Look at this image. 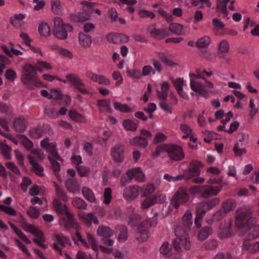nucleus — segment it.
Masks as SVG:
<instances>
[{"label":"nucleus","instance_id":"24","mask_svg":"<svg viewBox=\"0 0 259 259\" xmlns=\"http://www.w3.org/2000/svg\"><path fill=\"white\" fill-rule=\"evenodd\" d=\"M53 204L56 210L62 214L66 215L68 212H71L66 205L62 204L59 200H54Z\"/></svg>","mask_w":259,"mask_h":259},{"label":"nucleus","instance_id":"60","mask_svg":"<svg viewBox=\"0 0 259 259\" xmlns=\"http://www.w3.org/2000/svg\"><path fill=\"white\" fill-rule=\"evenodd\" d=\"M156 109V106L155 103H150L148 105L147 107H144L143 110L149 114V117L150 119L153 118V112Z\"/></svg>","mask_w":259,"mask_h":259},{"label":"nucleus","instance_id":"43","mask_svg":"<svg viewBox=\"0 0 259 259\" xmlns=\"http://www.w3.org/2000/svg\"><path fill=\"white\" fill-rule=\"evenodd\" d=\"M73 205L79 209H85L87 208V204L85 202L79 197H76L72 200Z\"/></svg>","mask_w":259,"mask_h":259},{"label":"nucleus","instance_id":"1","mask_svg":"<svg viewBox=\"0 0 259 259\" xmlns=\"http://www.w3.org/2000/svg\"><path fill=\"white\" fill-rule=\"evenodd\" d=\"M24 73L21 77L22 82L29 89L40 87L42 82L37 76V71L42 72L41 69L27 64L23 67Z\"/></svg>","mask_w":259,"mask_h":259},{"label":"nucleus","instance_id":"6","mask_svg":"<svg viewBox=\"0 0 259 259\" xmlns=\"http://www.w3.org/2000/svg\"><path fill=\"white\" fill-rule=\"evenodd\" d=\"M164 150L168 154L169 158L173 161H180L184 159L185 154L182 147L171 144L164 146Z\"/></svg>","mask_w":259,"mask_h":259},{"label":"nucleus","instance_id":"48","mask_svg":"<svg viewBox=\"0 0 259 259\" xmlns=\"http://www.w3.org/2000/svg\"><path fill=\"white\" fill-rule=\"evenodd\" d=\"M42 133L43 130L39 127L32 128L29 131L30 135L33 139L40 138L42 136Z\"/></svg>","mask_w":259,"mask_h":259},{"label":"nucleus","instance_id":"46","mask_svg":"<svg viewBox=\"0 0 259 259\" xmlns=\"http://www.w3.org/2000/svg\"><path fill=\"white\" fill-rule=\"evenodd\" d=\"M192 4L194 6L198 7L199 8H203L205 5L210 8L211 4L209 0H192Z\"/></svg>","mask_w":259,"mask_h":259},{"label":"nucleus","instance_id":"57","mask_svg":"<svg viewBox=\"0 0 259 259\" xmlns=\"http://www.w3.org/2000/svg\"><path fill=\"white\" fill-rule=\"evenodd\" d=\"M10 60L4 55H0V75L3 72V69L7 65L10 64Z\"/></svg>","mask_w":259,"mask_h":259},{"label":"nucleus","instance_id":"8","mask_svg":"<svg viewBox=\"0 0 259 259\" xmlns=\"http://www.w3.org/2000/svg\"><path fill=\"white\" fill-rule=\"evenodd\" d=\"M190 85L191 90L197 94V96H203L205 98L209 96V93L204 85L195 79H190Z\"/></svg>","mask_w":259,"mask_h":259},{"label":"nucleus","instance_id":"55","mask_svg":"<svg viewBox=\"0 0 259 259\" xmlns=\"http://www.w3.org/2000/svg\"><path fill=\"white\" fill-rule=\"evenodd\" d=\"M202 206L203 205L200 203L196 207V215L195 218L197 219L201 220L208 210L205 209Z\"/></svg>","mask_w":259,"mask_h":259},{"label":"nucleus","instance_id":"53","mask_svg":"<svg viewBox=\"0 0 259 259\" xmlns=\"http://www.w3.org/2000/svg\"><path fill=\"white\" fill-rule=\"evenodd\" d=\"M138 232L139 234L137 237V239L140 242H143L147 240L148 234L146 230H141L140 227L137 228Z\"/></svg>","mask_w":259,"mask_h":259},{"label":"nucleus","instance_id":"11","mask_svg":"<svg viewBox=\"0 0 259 259\" xmlns=\"http://www.w3.org/2000/svg\"><path fill=\"white\" fill-rule=\"evenodd\" d=\"M85 75L87 78L93 82H97L99 84L109 85L111 84L110 80L102 75L97 74L91 70L85 72Z\"/></svg>","mask_w":259,"mask_h":259},{"label":"nucleus","instance_id":"35","mask_svg":"<svg viewBox=\"0 0 259 259\" xmlns=\"http://www.w3.org/2000/svg\"><path fill=\"white\" fill-rule=\"evenodd\" d=\"M232 234L231 223L229 221L228 224L226 228H222L220 230L219 236L220 238H225L231 236Z\"/></svg>","mask_w":259,"mask_h":259},{"label":"nucleus","instance_id":"49","mask_svg":"<svg viewBox=\"0 0 259 259\" xmlns=\"http://www.w3.org/2000/svg\"><path fill=\"white\" fill-rule=\"evenodd\" d=\"M55 237L57 242L63 248H64L69 242V239L63 235L55 234Z\"/></svg>","mask_w":259,"mask_h":259},{"label":"nucleus","instance_id":"33","mask_svg":"<svg viewBox=\"0 0 259 259\" xmlns=\"http://www.w3.org/2000/svg\"><path fill=\"white\" fill-rule=\"evenodd\" d=\"M183 225L187 231L192 224V214L190 211L187 210L183 217Z\"/></svg>","mask_w":259,"mask_h":259},{"label":"nucleus","instance_id":"64","mask_svg":"<svg viewBox=\"0 0 259 259\" xmlns=\"http://www.w3.org/2000/svg\"><path fill=\"white\" fill-rule=\"evenodd\" d=\"M5 76L8 80L13 81L16 78L17 74L14 70L9 69L6 71Z\"/></svg>","mask_w":259,"mask_h":259},{"label":"nucleus","instance_id":"59","mask_svg":"<svg viewBox=\"0 0 259 259\" xmlns=\"http://www.w3.org/2000/svg\"><path fill=\"white\" fill-rule=\"evenodd\" d=\"M77 172L80 177H87L90 174V169L89 167L82 165L77 166Z\"/></svg>","mask_w":259,"mask_h":259},{"label":"nucleus","instance_id":"45","mask_svg":"<svg viewBox=\"0 0 259 259\" xmlns=\"http://www.w3.org/2000/svg\"><path fill=\"white\" fill-rule=\"evenodd\" d=\"M133 178H135L138 181H143L144 179V175L141 170V168L137 167L131 169Z\"/></svg>","mask_w":259,"mask_h":259},{"label":"nucleus","instance_id":"3","mask_svg":"<svg viewBox=\"0 0 259 259\" xmlns=\"http://www.w3.org/2000/svg\"><path fill=\"white\" fill-rule=\"evenodd\" d=\"M73 29V27L71 25L64 23L61 18H55L53 33L57 38L60 40L66 39L68 37V33L72 32Z\"/></svg>","mask_w":259,"mask_h":259},{"label":"nucleus","instance_id":"50","mask_svg":"<svg viewBox=\"0 0 259 259\" xmlns=\"http://www.w3.org/2000/svg\"><path fill=\"white\" fill-rule=\"evenodd\" d=\"M157 55L159 58L164 63L169 66H173L177 65V64L174 62L172 60L169 59L168 57L165 56L163 53L161 52H157Z\"/></svg>","mask_w":259,"mask_h":259},{"label":"nucleus","instance_id":"9","mask_svg":"<svg viewBox=\"0 0 259 259\" xmlns=\"http://www.w3.org/2000/svg\"><path fill=\"white\" fill-rule=\"evenodd\" d=\"M230 46L229 42L227 40H223L218 44L217 50L218 56L220 59H223L226 62H229L231 59L227 57V54L229 53Z\"/></svg>","mask_w":259,"mask_h":259},{"label":"nucleus","instance_id":"44","mask_svg":"<svg viewBox=\"0 0 259 259\" xmlns=\"http://www.w3.org/2000/svg\"><path fill=\"white\" fill-rule=\"evenodd\" d=\"M113 107L115 110L121 112H130L132 111L131 109L126 104H122L116 101L113 102Z\"/></svg>","mask_w":259,"mask_h":259},{"label":"nucleus","instance_id":"29","mask_svg":"<svg viewBox=\"0 0 259 259\" xmlns=\"http://www.w3.org/2000/svg\"><path fill=\"white\" fill-rule=\"evenodd\" d=\"M117 231H119V234L118 236L119 241L122 242L125 241L127 238V229L126 227L123 225H118L116 227Z\"/></svg>","mask_w":259,"mask_h":259},{"label":"nucleus","instance_id":"62","mask_svg":"<svg viewBox=\"0 0 259 259\" xmlns=\"http://www.w3.org/2000/svg\"><path fill=\"white\" fill-rule=\"evenodd\" d=\"M249 106L250 108L249 116V117L252 119L254 115L258 113V108L255 106L252 99H250Z\"/></svg>","mask_w":259,"mask_h":259},{"label":"nucleus","instance_id":"17","mask_svg":"<svg viewBox=\"0 0 259 259\" xmlns=\"http://www.w3.org/2000/svg\"><path fill=\"white\" fill-rule=\"evenodd\" d=\"M67 190L70 193H79L80 190V186L78 182L73 179H68L65 182Z\"/></svg>","mask_w":259,"mask_h":259},{"label":"nucleus","instance_id":"47","mask_svg":"<svg viewBox=\"0 0 259 259\" xmlns=\"http://www.w3.org/2000/svg\"><path fill=\"white\" fill-rule=\"evenodd\" d=\"M54 186L57 195L63 201H66L68 198L64 190L56 183H54Z\"/></svg>","mask_w":259,"mask_h":259},{"label":"nucleus","instance_id":"5","mask_svg":"<svg viewBox=\"0 0 259 259\" xmlns=\"http://www.w3.org/2000/svg\"><path fill=\"white\" fill-rule=\"evenodd\" d=\"M189 199V195L185 187H181L178 189L172 196L170 205L175 209H178L181 204L187 202Z\"/></svg>","mask_w":259,"mask_h":259},{"label":"nucleus","instance_id":"38","mask_svg":"<svg viewBox=\"0 0 259 259\" xmlns=\"http://www.w3.org/2000/svg\"><path fill=\"white\" fill-rule=\"evenodd\" d=\"M123 126L126 130L135 131L138 128V124L131 120L126 119L123 121Z\"/></svg>","mask_w":259,"mask_h":259},{"label":"nucleus","instance_id":"26","mask_svg":"<svg viewBox=\"0 0 259 259\" xmlns=\"http://www.w3.org/2000/svg\"><path fill=\"white\" fill-rule=\"evenodd\" d=\"M169 32L176 34L178 35H185L183 26L179 23H171L169 25L168 29Z\"/></svg>","mask_w":259,"mask_h":259},{"label":"nucleus","instance_id":"51","mask_svg":"<svg viewBox=\"0 0 259 259\" xmlns=\"http://www.w3.org/2000/svg\"><path fill=\"white\" fill-rule=\"evenodd\" d=\"M199 55L201 57L209 61L213 62L215 60L214 56L209 52L207 50H202L199 52Z\"/></svg>","mask_w":259,"mask_h":259},{"label":"nucleus","instance_id":"23","mask_svg":"<svg viewBox=\"0 0 259 259\" xmlns=\"http://www.w3.org/2000/svg\"><path fill=\"white\" fill-rule=\"evenodd\" d=\"M129 143L132 146L143 148H146L148 145V141L143 140L140 136L135 137L131 139L129 141Z\"/></svg>","mask_w":259,"mask_h":259},{"label":"nucleus","instance_id":"37","mask_svg":"<svg viewBox=\"0 0 259 259\" xmlns=\"http://www.w3.org/2000/svg\"><path fill=\"white\" fill-rule=\"evenodd\" d=\"M38 32L44 36H48L51 34V30L49 25L47 23H42L38 27Z\"/></svg>","mask_w":259,"mask_h":259},{"label":"nucleus","instance_id":"18","mask_svg":"<svg viewBox=\"0 0 259 259\" xmlns=\"http://www.w3.org/2000/svg\"><path fill=\"white\" fill-rule=\"evenodd\" d=\"M78 41L80 47L84 49H88L91 46L92 39L90 35L80 32L78 34Z\"/></svg>","mask_w":259,"mask_h":259},{"label":"nucleus","instance_id":"25","mask_svg":"<svg viewBox=\"0 0 259 259\" xmlns=\"http://www.w3.org/2000/svg\"><path fill=\"white\" fill-rule=\"evenodd\" d=\"M170 88L169 84L167 82H163L161 84V91H157V97L159 100H165L167 99L168 92Z\"/></svg>","mask_w":259,"mask_h":259},{"label":"nucleus","instance_id":"39","mask_svg":"<svg viewBox=\"0 0 259 259\" xmlns=\"http://www.w3.org/2000/svg\"><path fill=\"white\" fill-rule=\"evenodd\" d=\"M220 202V200L219 198H215L209 201H204L201 203L203 205L202 206L204 207L205 209L208 210L218 205Z\"/></svg>","mask_w":259,"mask_h":259},{"label":"nucleus","instance_id":"16","mask_svg":"<svg viewBox=\"0 0 259 259\" xmlns=\"http://www.w3.org/2000/svg\"><path fill=\"white\" fill-rule=\"evenodd\" d=\"M201 166L202 164L199 161H192L190 164L189 174L186 176V179L189 180L192 179L194 177L198 176L200 175L199 167Z\"/></svg>","mask_w":259,"mask_h":259},{"label":"nucleus","instance_id":"28","mask_svg":"<svg viewBox=\"0 0 259 259\" xmlns=\"http://www.w3.org/2000/svg\"><path fill=\"white\" fill-rule=\"evenodd\" d=\"M212 232V229L210 227H205L203 228L198 233L197 237L199 240L204 241Z\"/></svg>","mask_w":259,"mask_h":259},{"label":"nucleus","instance_id":"21","mask_svg":"<svg viewBox=\"0 0 259 259\" xmlns=\"http://www.w3.org/2000/svg\"><path fill=\"white\" fill-rule=\"evenodd\" d=\"M90 18L89 14L83 13L71 14L69 16V19L73 22H83L89 20Z\"/></svg>","mask_w":259,"mask_h":259},{"label":"nucleus","instance_id":"19","mask_svg":"<svg viewBox=\"0 0 259 259\" xmlns=\"http://www.w3.org/2000/svg\"><path fill=\"white\" fill-rule=\"evenodd\" d=\"M13 127L17 132H24L27 127V122L23 117L15 118L13 121Z\"/></svg>","mask_w":259,"mask_h":259},{"label":"nucleus","instance_id":"20","mask_svg":"<svg viewBox=\"0 0 259 259\" xmlns=\"http://www.w3.org/2000/svg\"><path fill=\"white\" fill-rule=\"evenodd\" d=\"M97 234L102 238L111 237L114 234V231L108 226L100 225L97 230Z\"/></svg>","mask_w":259,"mask_h":259},{"label":"nucleus","instance_id":"4","mask_svg":"<svg viewBox=\"0 0 259 259\" xmlns=\"http://www.w3.org/2000/svg\"><path fill=\"white\" fill-rule=\"evenodd\" d=\"M252 211L247 207H242L236 212L235 224L239 228L247 227L251 223H255V219L251 217Z\"/></svg>","mask_w":259,"mask_h":259},{"label":"nucleus","instance_id":"13","mask_svg":"<svg viewBox=\"0 0 259 259\" xmlns=\"http://www.w3.org/2000/svg\"><path fill=\"white\" fill-rule=\"evenodd\" d=\"M139 190L140 188L138 186L126 187L123 191V197L127 201H133L139 195Z\"/></svg>","mask_w":259,"mask_h":259},{"label":"nucleus","instance_id":"56","mask_svg":"<svg viewBox=\"0 0 259 259\" xmlns=\"http://www.w3.org/2000/svg\"><path fill=\"white\" fill-rule=\"evenodd\" d=\"M226 215L227 213L224 211V210L220 208L219 210L213 214L212 219L213 221H219L225 218Z\"/></svg>","mask_w":259,"mask_h":259},{"label":"nucleus","instance_id":"41","mask_svg":"<svg viewBox=\"0 0 259 259\" xmlns=\"http://www.w3.org/2000/svg\"><path fill=\"white\" fill-rule=\"evenodd\" d=\"M210 42V39L207 36H205L198 39L196 43V46L198 48H205Z\"/></svg>","mask_w":259,"mask_h":259},{"label":"nucleus","instance_id":"40","mask_svg":"<svg viewBox=\"0 0 259 259\" xmlns=\"http://www.w3.org/2000/svg\"><path fill=\"white\" fill-rule=\"evenodd\" d=\"M235 207V203L232 200L229 199L222 203L221 208L227 214Z\"/></svg>","mask_w":259,"mask_h":259},{"label":"nucleus","instance_id":"63","mask_svg":"<svg viewBox=\"0 0 259 259\" xmlns=\"http://www.w3.org/2000/svg\"><path fill=\"white\" fill-rule=\"evenodd\" d=\"M0 145L2 146V153L4 155L5 157L7 159H10L11 158V156L10 154V151H11V148L9 147L7 145L5 144H2L0 143Z\"/></svg>","mask_w":259,"mask_h":259},{"label":"nucleus","instance_id":"30","mask_svg":"<svg viewBox=\"0 0 259 259\" xmlns=\"http://www.w3.org/2000/svg\"><path fill=\"white\" fill-rule=\"evenodd\" d=\"M48 158L50 161V163L51 164V167L55 175L56 176L57 179L61 182H62V180L61 179V176L59 174V172L60 170V166L59 162H58L56 159H54L50 156H48Z\"/></svg>","mask_w":259,"mask_h":259},{"label":"nucleus","instance_id":"32","mask_svg":"<svg viewBox=\"0 0 259 259\" xmlns=\"http://www.w3.org/2000/svg\"><path fill=\"white\" fill-rule=\"evenodd\" d=\"M97 105L101 112H111L110 101L106 100H98Z\"/></svg>","mask_w":259,"mask_h":259},{"label":"nucleus","instance_id":"27","mask_svg":"<svg viewBox=\"0 0 259 259\" xmlns=\"http://www.w3.org/2000/svg\"><path fill=\"white\" fill-rule=\"evenodd\" d=\"M247 227L249 229V239H254L259 237V226L251 223Z\"/></svg>","mask_w":259,"mask_h":259},{"label":"nucleus","instance_id":"42","mask_svg":"<svg viewBox=\"0 0 259 259\" xmlns=\"http://www.w3.org/2000/svg\"><path fill=\"white\" fill-rule=\"evenodd\" d=\"M51 8L53 12L56 15H61L62 13V8L59 0L52 1Z\"/></svg>","mask_w":259,"mask_h":259},{"label":"nucleus","instance_id":"10","mask_svg":"<svg viewBox=\"0 0 259 259\" xmlns=\"http://www.w3.org/2000/svg\"><path fill=\"white\" fill-rule=\"evenodd\" d=\"M124 146L116 144L111 150V154L113 160L117 163H121L124 159Z\"/></svg>","mask_w":259,"mask_h":259},{"label":"nucleus","instance_id":"34","mask_svg":"<svg viewBox=\"0 0 259 259\" xmlns=\"http://www.w3.org/2000/svg\"><path fill=\"white\" fill-rule=\"evenodd\" d=\"M84 197L91 202H95L96 198L93 192L89 188L84 187L82 189Z\"/></svg>","mask_w":259,"mask_h":259},{"label":"nucleus","instance_id":"15","mask_svg":"<svg viewBox=\"0 0 259 259\" xmlns=\"http://www.w3.org/2000/svg\"><path fill=\"white\" fill-rule=\"evenodd\" d=\"M22 227L25 231L30 232L37 238H39L41 241H45V238L44 235V233L41 230L37 229L36 227L24 222L22 223Z\"/></svg>","mask_w":259,"mask_h":259},{"label":"nucleus","instance_id":"54","mask_svg":"<svg viewBox=\"0 0 259 259\" xmlns=\"http://www.w3.org/2000/svg\"><path fill=\"white\" fill-rule=\"evenodd\" d=\"M0 111L7 115L13 116L11 107L5 103H0Z\"/></svg>","mask_w":259,"mask_h":259},{"label":"nucleus","instance_id":"36","mask_svg":"<svg viewBox=\"0 0 259 259\" xmlns=\"http://www.w3.org/2000/svg\"><path fill=\"white\" fill-rule=\"evenodd\" d=\"M131 170H128L125 174L122 175L120 179V184L122 186H124L126 185L131 183L133 179V175L131 174Z\"/></svg>","mask_w":259,"mask_h":259},{"label":"nucleus","instance_id":"22","mask_svg":"<svg viewBox=\"0 0 259 259\" xmlns=\"http://www.w3.org/2000/svg\"><path fill=\"white\" fill-rule=\"evenodd\" d=\"M172 83L179 95L184 99H188V96L184 93L183 91L184 80L182 78H179L177 79L173 80Z\"/></svg>","mask_w":259,"mask_h":259},{"label":"nucleus","instance_id":"31","mask_svg":"<svg viewBox=\"0 0 259 259\" xmlns=\"http://www.w3.org/2000/svg\"><path fill=\"white\" fill-rule=\"evenodd\" d=\"M69 117L72 120H75L76 122H85V118L78 113L75 109H71L69 110L68 113Z\"/></svg>","mask_w":259,"mask_h":259},{"label":"nucleus","instance_id":"58","mask_svg":"<svg viewBox=\"0 0 259 259\" xmlns=\"http://www.w3.org/2000/svg\"><path fill=\"white\" fill-rule=\"evenodd\" d=\"M63 95L61 94L60 90L57 89L51 90L50 93V98L56 100H61L62 99Z\"/></svg>","mask_w":259,"mask_h":259},{"label":"nucleus","instance_id":"2","mask_svg":"<svg viewBox=\"0 0 259 259\" xmlns=\"http://www.w3.org/2000/svg\"><path fill=\"white\" fill-rule=\"evenodd\" d=\"M176 236L173 245L177 251H181L183 249L188 250L191 248V244L188 238V234L186 229L181 226H178L175 230Z\"/></svg>","mask_w":259,"mask_h":259},{"label":"nucleus","instance_id":"12","mask_svg":"<svg viewBox=\"0 0 259 259\" xmlns=\"http://www.w3.org/2000/svg\"><path fill=\"white\" fill-rule=\"evenodd\" d=\"M65 216L66 218H63L62 219L64 228L66 230L71 228L75 230H78L79 225L76 221L73 213L72 211L68 212Z\"/></svg>","mask_w":259,"mask_h":259},{"label":"nucleus","instance_id":"61","mask_svg":"<svg viewBox=\"0 0 259 259\" xmlns=\"http://www.w3.org/2000/svg\"><path fill=\"white\" fill-rule=\"evenodd\" d=\"M27 213L33 219H37L40 215L39 210L34 206H30Z\"/></svg>","mask_w":259,"mask_h":259},{"label":"nucleus","instance_id":"52","mask_svg":"<svg viewBox=\"0 0 259 259\" xmlns=\"http://www.w3.org/2000/svg\"><path fill=\"white\" fill-rule=\"evenodd\" d=\"M216 9L218 12L223 14L224 15V16H227L228 14L227 6H226V4H224L221 0L217 1Z\"/></svg>","mask_w":259,"mask_h":259},{"label":"nucleus","instance_id":"14","mask_svg":"<svg viewBox=\"0 0 259 259\" xmlns=\"http://www.w3.org/2000/svg\"><path fill=\"white\" fill-rule=\"evenodd\" d=\"M201 196L204 198H208L216 196L222 189V187H214L210 185H203Z\"/></svg>","mask_w":259,"mask_h":259},{"label":"nucleus","instance_id":"7","mask_svg":"<svg viewBox=\"0 0 259 259\" xmlns=\"http://www.w3.org/2000/svg\"><path fill=\"white\" fill-rule=\"evenodd\" d=\"M66 78L80 93L83 94L89 93V91L85 88L84 82L79 76L73 74H69L66 75Z\"/></svg>","mask_w":259,"mask_h":259}]
</instances>
